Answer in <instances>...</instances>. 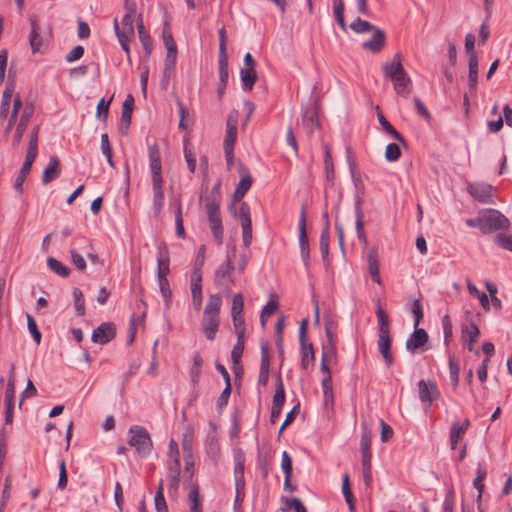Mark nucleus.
<instances>
[{
    "mask_svg": "<svg viewBox=\"0 0 512 512\" xmlns=\"http://www.w3.org/2000/svg\"><path fill=\"white\" fill-rule=\"evenodd\" d=\"M384 76L391 80L396 94L408 97L411 92L412 80L404 70L399 53L395 54L391 61L382 65Z\"/></svg>",
    "mask_w": 512,
    "mask_h": 512,
    "instance_id": "f257e3e1",
    "label": "nucleus"
},
{
    "mask_svg": "<svg viewBox=\"0 0 512 512\" xmlns=\"http://www.w3.org/2000/svg\"><path fill=\"white\" fill-rule=\"evenodd\" d=\"M222 297L220 294L210 295L202 316V328L208 340H214L220 326V310Z\"/></svg>",
    "mask_w": 512,
    "mask_h": 512,
    "instance_id": "f03ea898",
    "label": "nucleus"
},
{
    "mask_svg": "<svg viewBox=\"0 0 512 512\" xmlns=\"http://www.w3.org/2000/svg\"><path fill=\"white\" fill-rule=\"evenodd\" d=\"M38 131H39V128L35 127V128H33L32 132L30 133L26 157H25L24 163L21 167V170L14 182V188L20 194L23 193V184H24L27 176L30 173L32 164L35 161L37 153H38Z\"/></svg>",
    "mask_w": 512,
    "mask_h": 512,
    "instance_id": "7ed1b4c3",
    "label": "nucleus"
},
{
    "mask_svg": "<svg viewBox=\"0 0 512 512\" xmlns=\"http://www.w3.org/2000/svg\"><path fill=\"white\" fill-rule=\"evenodd\" d=\"M128 443L134 447L141 457H146L152 450L153 444L148 431L142 426H132L129 429Z\"/></svg>",
    "mask_w": 512,
    "mask_h": 512,
    "instance_id": "20e7f679",
    "label": "nucleus"
},
{
    "mask_svg": "<svg viewBox=\"0 0 512 512\" xmlns=\"http://www.w3.org/2000/svg\"><path fill=\"white\" fill-rule=\"evenodd\" d=\"M483 232L488 233L496 230L508 229L509 220L497 210L489 209L481 213Z\"/></svg>",
    "mask_w": 512,
    "mask_h": 512,
    "instance_id": "39448f33",
    "label": "nucleus"
},
{
    "mask_svg": "<svg viewBox=\"0 0 512 512\" xmlns=\"http://www.w3.org/2000/svg\"><path fill=\"white\" fill-rule=\"evenodd\" d=\"M364 194L354 193V212L356 216V231L357 236L360 242L363 245L367 244V236L364 231V222H363V212H362V204H363Z\"/></svg>",
    "mask_w": 512,
    "mask_h": 512,
    "instance_id": "423d86ee",
    "label": "nucleus"
},
{
    "mask_svg": "<svg viewBox=\"0 0 512 512\" xmlns=\"http://www.w3.org/2000/svg\"><path fill=\"white\" fill-rule=\"evenodd\" d=\"M418 388L421 402L428 406L439 397L437 385L432 381L420 380L418 382Z\"/></svg>",
    "mask_w": 512,
    "mask_h": 512,
    "instance_id": "0eeeda50",
    "label": "nucleus"
},
{
    "mask_svg": "<svg viewBox=\"0 0 512 512\" xmlns=\"http://www.w3.org/2000/svg\"><path fill=\"white\" fill-rule=\"evenodd\" d=\"M233 270L234 265L232 262V256L230 253H228L225 262H223L215 271L214 279L216 284L222 286L226 280H228L231 284H234V279L231 276Z\"/></svg>",
    "mask_w": 512,
    "mask_h": 512,
    "instance_id": "6e6552de",
    "label": "nucleus"
},
{
    "mask_svg": "<svg viewBox=\"0 0 512 512\" xmlns=\"http://www.w3.org/2000/svg\"><path fill=\"white\" fill-rule=\"evenodd\" d=\"M391 343L392 339L390 333L378 334V351L382 355L388 367H390L394 362V357L393 354L391 353Z\"/></svg>",
    "mask_w": 512,
    "mask_h": 512,
    "instance_id": "1a4fd4ad",
    "label": "nucleus"
},
{
    "mask_svg": "<svg viewBox=\"0 0 512 512\" xmlns=\"http://www.w3.org/2000/svg\"><path fill=\"white\" fill-rule=\"evenodd\" d=\"M428 341V334L424 329L415 328V331L406 340V349L415 353L421 349Z\"/></svg>",
    "mask_w": 512,
    "mask_h": 512,
    "instance_id": "9d476101",
    "label": "nucleus"
},
{
    "mask_svg": "<svg viewBox=\"0 0 512 512\" xmlns=\"http://www.w3.org/2000/svg\"><path fill=\"white\" fill-rule=\"evenodd\" d=\"M167 468V480L169 482L168 493L170 496L174 497L177 495L180 484V463H167Z\"/></svg>",
    "mask_w": 512,
    "mask_h": 512,
    "instance_id": "9b49d317",
    "label": "nucleus"
},
{
    "mask_svg": "<svg viewBox=\"0 0 512 512\" xmlns=\"http://www.w3.org/2000/svg\"><path fill=\"white\" fill-rule=\"evenodd\" d=\"M115 337V327L111 323H103L93 331L92 341L106 344Z\"/></svg>",
    "mask_w": 512,
    "mask_h": 512,
    "instance_id": "f8f14e48",
    "label": "nucleus"
},
{
    "mask_svg": "<svg viewBox=\"0 0 512 512\" xmlns=\"http://www.w3.org/2000/svg\"><path fill=\"white\" fill-rule=\"evenodd\" d=\"M492 186L488 184H470L468 192L473 198L482 203H489L492 198Z\"/></svg>",
    "mask_w": 512,
    "mask_h": 512,
    "instance_id": "ddd939ff",
    "label": "nucleus"
},
{
    "mask_svg": "<svg viewBox=\"0 0 512 512\" xmlns=\"http://www.w3.org/2000/svg\"><path fill=\"white\" fill-rule=\"evenodd\" d=\"M371 32L373 33L372 38L363 42L362 47L371 52H379L385 45V32L376 26Z\"/></svg>",
    "mask_w": 512,
    "mask_h": 512,
    "instance_id": "4468645a",
    "label": "nucleus"
},
{
    "mask_svg": "<svg viewBox=\"0 0 512 512\" xmlns=\"http://www.w3.org/2000/svg\"><path fill=\"white\" fill-rule=\"evenodd\" d=\"M61 174L60 161L56 156L49 159L47 166L44 169L42 176V184L47 185L51 181L58 178Z\"/></svg>",
    "mask_w": 512,
    "mask_h": 512,
    "instance_id": "2eb2a0df",
    "label": "nucleus"
},
{
    "mask_svg": "<svg viewBox=\"0 0 512 512\" xmlns=\"http://www.w3.org/2000/svg\"><path fill=\"white\" fill-rule=\"evenodd\" d=\"M302 124L311 135L314 129L319 127L318 112L316 107L302 109Z\"/></svg>",
    "mask_w": 512,
    "mask_h": 512,
    "instance_id": "dca6fc26",
    "label": "nucleus"
},
{
    "mask_svg": "<svg viewBox=\"0 0 512 512\" xmlns=\"http://www.w3.org/2000/svg\"><path fill=\"white\" fill-rule=\"evenodd\" d=\"M235 459V467H234V474H235V485L237 490H243L244 489V454L241 450H237L234 454Z\"/></svg>",
    "mask_w": 512,
    "mask_h": 512,
    "instance_id": "f3484780",
    "label": "nucleus"
},
{
    "mask_svg": "<svg viewBox=\"0 0 512 512\" xmlns=\"http://www.w3.org/2000/svg\"><path fill=\"white\" fill-rule=\"evenodd\" d=\"M470 426V422L466 419L463 423L453 422L450 428V446L456 449L459 440L464 436Z\"/></svg>",
    "mask_w": 512,
    "mask_h": 512,
    "instance_id": "a211bd4d",
    "label": "nucleus"
},
{
    "mask_svg": "<svg viewBox=\"0 0 512 512\" xmlns=\"http://www.w3.org/2000/svg\"><path fill=\"white\" fill-rule=\"evenodd\" d=\"M480 335V331L476 324L470 323L462 326L461 338L467 345L469 351L473 350V344Z\"/></svg>",
    "mask_w": 512,
    "mask_h": 512,
    "instance_id": "6ab92c4d",
    "label": "nucleus"
},
{
    "mask_svg": "<svg viewBox=\"0 0 512 512\" xmlns=\"http://www.w3.org/2000/svg\"><path fill=\"white\" fill-rule=\"evenodd\" d=\"M170 272L169 268V255L167 249L160 248L157 253V280L167 279Z\"/></svg>",
    "mask_w": 512,
    "mask_h": 512,
    "instance_id": "aec40b11",
    "label": "nucleus"
},
{
    "mask_svg": "<svg viewBox=\"0 0 512 512\" xmlns=\"http://www.w3.org/2000/svg\"><path fill=\"white\" fill-rule=\"evenodd\" d=\"M153 209L155 216H158L164 206L163 181H152Z\"/></svg>",
    "mask_w": 512,
    "mask_h": 512,
    "instance_id": "412c9836",
    "label": "nucleus"
},
{
    "mask_svg": "<svg viewBox=\"0 0 512 512\" xmlns=\"http://www.w3.org/2000/svg\"><path fill=\"white\" fill-rule=\"evenodd\" d=\"M134 99L132 95H128L122 105V115L120 129L125 132L128 130L131 123V115L133 111Z\"/></svg>",
    "mask_w": 512,
    "mask_h": 512,
    "instance_id": "4be33fe9",
    "label": "nucleus"
},
{
    "mask_svg": "<svg viewBox=\"0 0 512 512\" xmlns=\"http://www.w3.org/2000/svg\"><path fill=\"white\" fill-rule=\"evenodd\" d=\"M31 33L29 36V42L33 53L40 51L42 46V39L40 37V25L36 18L30 19Z\"/></svg>",
    "mask_w": 512,
    "mask_h": 512,
    "instance_id": "5701e85b",
    "label": "nucleus"
},
{
    "mask_svg": "<svg viewBox=\"0 0 512 512\" xmlns=\"http://www.w3.org/2000/svg\"><path fill=\"white\" fill-rule=\"evenodd\" d=\"M476 477L473 481L474 488L478 491V495L476 498L477 507L480 508L481 501H482V495L484 492V480L486 479L487 472L482 467L481 463L478 464L477 470H476Z\"/></svg>",
    "mask_w": 512,
    "mask_h": 512,
    "instance_id": "b1692460",
    "label": "nucleus"
},
{
    "mask_svg": "<svg viewBox=\"0 0 512 512\" xmlns=\"http://www.w3.org/2000/svg\"><path fill=\"white\" fill-rule=\"evenodd\" d=\"M219 64V86H218V96L222 97L224 91L226 89L228 83V59H218Z\"/></svg>",
    "mask_w": 512,
    "mask_h": 512,
    "instance_id": "393cba45",
    "label": "nucleus"
},
{
    "mask_svg": "<svg viewBox=\"0 0 512 512\" xmlns=\"http://www.w3.org/2000/svg\"><path fill=\"white\" fill-rule=\"evenodd\" d=\"M368 272L374 282L381 284V278L379 274V260L376 251L373 249L368 254Z\"/></svg>",
    "mask_w": 512,
    "mask_h": 512,
    "instance_id": "a878e982",
    "label": "nucleus"
},
{
    "mask_svg": "<svg viewBox=\"0 0 512 512\" xmlns=\"http://www.w3.org/2000/svg\"><path fill=\"white\" fill-rule=\"evenodd\" d=\"M240 77L243 88L247 91L252 90L257 79L255 67H243L240 71Z\"/></svg>",
    "mask_w": 512,
    "mask_h": 512,
    "instance_id": "bb28decb",
    "label": "nucleus"
},
{
    "mask_svg": "<svg viewBox=\"0 0 512 512\" xmlns=\"http://www.w3.org/2000/svg\"><path fill=\"white\" fill-rule=\"evenodd\" d=\"M237 138V123L231 118L228 119L226 125V134L224 138L223 148H234Z\"/></svg>",
    "mask_w": 512,
    "mask_h": 512,
    "instance_id": "cd10ccee",
    "label": "nucleus"
},
{
    "mask_svg": "<svg viewBox=\"0 0 512 512\" xmlns=\"http://www.w3.org/2000/svg\"><path fill=\"white\" fill-rule=\"evenodd\" d=\"M478 82V58L477 55L469 57L468 85L470 91H475Z\"/></svg>",
    "mask_w": 512,
    "mask_h": 512,
    "instance_id": "c85d7f7f",
    "label": "nucleus"
},
{
    "mask_svg": "<svg viewBox=\"0 0 512 512\" xmlns=\"http://www.w3.org/2000/svg\"><path fill=\"white\" fill-rule=\"evenodd\" d=\"M252 185V178L248 174L242 175L239 183L236 186V189L233 194V198L235 201L239 202L245 196L247 191L250 189Z\"/></svg>",
    "mask_w": 512,
    "mask_h": 512,
    "instance_id": "c756f323",
    "label": "nucleus"
},
{
    "mask_svg": "<svg viewBox=\"0 0 512 512\" xmlns=\"http://www.w3.org/2000/svg\"><path fill=\"white\" fill-rule=\"evenodd\" d=\"M137 31H138V36H139L140 42L142 43V46H143L146 54L150 55V53L152 51V41H151L149 34L145 30L141 16H139L138 20H137Z\"/></svg>",
    "mask_w": 512,
    "mask_h": 512,
    "instance_id": "7c9ffc66",
    "label": "nucleus"
},
{
    "mask_svg": "<svg viewBox=\"0 0 512 512\" xmlns=\"http://www.w3.org/2000/svg\"><path fill=\"white\" fill-rule=\"evenodd\" d=\"M301 366L304 370H307L310 366L314 365L315 355L312 344H301Z\"/></svg>",
    "mask_w": 512,
    "mask_h": 512,
    "instance_id": "2f4dec72",
    "label": "nucleus"
},
{
    "mask_svg": "<svg viewBox=\"0 0 512 512\" xmlns=\"http://www.w3.org/2000/svg\"><path fill=\"white\" fill-rule=\"evenodd\" d=\"M372 434L368 429L367 425H362V435L360 441V449L362 452V457L371 456L370 453V445H371Z\"/></svg>",
    "mask_w": 512,
    "mask_h": 512,
    "instance_id": "473e14b6",
    "label": "nucleus"
},
{
    "mask_svg": "<svg viewBox=\"0 0 512 512\" xmlns=\"http://www.w3.org/2000/svg\"><path fill=\"white\" fill-rule=\"evenodd\" d=\"M47 265L54 273L61 277H67L70 274V268L53 257L47 259Z\"/></svg>",
    "mask_w": 512,
    "mask_h": 512,
    "instance_id": "72a5a7b5",
    "label": "nucleus"
},
{
    "mask_svg": "<svg viewBox=\"0 0 512 512\" xmlns=\"http://www.w3.org/2000/svg\"><path fill=\"white\" fill-rule=\"evenodd\" d=\"M285 402V389L281 379V376H278L275 394L273 397L272 406L282 408Z\"/></svg>",
    "mask_w": 512,
    "mask_h": 512,
    "instance_id": "f704fd0d",
    "label": "nucleus"
},
{
    "mask_svg": "<svg viewBox=\"0 0 512 512\" xmlns=\"http://www.w3.org/2000/svg\"><path fill=\"white\" fill-rule=\"evenodd\" d=\"M209 226L218 244L223 242V227L221 217L209 219Z\"/></svg>",
    "mask_w": 512,
    "mask_h": 512,
    "instance_id": "c9c22d12",
    "label": "nucleus"
},
{
    "mask_svg": "<svg viewBox=\"0 0 512 512\" xmlns=\"http://www.w3.org/2000/svg\"><path fill=\"white\" fill-rule=\"evenodd\" d=\"M376 315L378 321V334L390 333L389 317L386 312L381 307H378Z\"/></svg>",
    "mask_w": 512,
    "mask_h": 512,
    "instance_id": "e433bc0d",
    "label": "nucleus"
},
{
    "mask_svg": "<svg viewBox=\"0 0 512 512\" xmlns=\"http://www.w3.org/2000/svg\"><path fill=\"white\" fill-rule=\"evenodd\" d=\"M322 358L329 360L330 362H336L337 360V347L336 341L324 342L322 345Z\"/></svg>",
    "mask_w": 512,
    "mask_h": 512,
    "instance_id": "4c0bfd02",
    "label": "nucleus"
},
{
    "mask_svg": "<svg viewBox=\"0 0 512 512\" xmlns=\"http://www.w3.org/2000/svg\"><path fill=\"white\" fill-rule=\"evenodd\" d=\"M191 296H202V273L192 272L190 276Z\"/></svg>",
    "mask_w": 512,
    "mask_h": 512,
    "instance_id": "58836bf2",
    "label": "nucleus"
},
{
    "mask_svg": "<svg viewBox=\"0 0 512 512\" xmlns=\"http://www.w3.org/2000/svg\"><path fill=\"white\" fill-rule=\"evenodd\" d=\"M324 165L326 171V177L328 181H333L334 179V166L331 156L330 147L328 144L324 145Z\"/></svg>",
    "mask_w": 512,
    "mask_h": 512,
    "instance_id": "ea45409f",
    "label": "nucleus"
},
{
    "mask_svg": "<svg viewBox=\"0 0 512 512\" xmlns=\"http://www.w3.org/2000/svg\"><path fill=\"white\" fill-rule=\"evenodd\" d=\"M203 359L199 354L193 356V365L190 370V379L193 384H197L200 378Z\"/></svg>",
    "mask_w": 512,
    "mask_h": 512,
    "instance_id": "a19ab883",
    "label": "nucleus"
},
{
    "mask_svg": "<svg viewBox=\"0 0 512 512\" xmlns=\"http://www.w3.org/2000/svg\"><path fill=\"white\" fill-rule=\"evenodd\" d=\"M344 1L343 0H333V12L336 18L338 25L346 30V23L344 20Z\"/></svg>",
    "mask_w": 512,
    "mask_h": 512,
    "instance_id": "79ce46f5",
    "label": "nucleus"
},
{
    "mask_svg": "<svg viewBox=\"0 0 512 512\" xmlns=\"http://www.w3.org/2000/svg\"><path fill=\"white\" fill-rule=\"evenodd\" d=\"M350 28L357 34L371 32L375 26L366 20L356 18L351 24Z\"/></svg>",
    "mask_w": 512,
    "mask_h": 512,
    "instance_id": "37998d69",
    "label": "nucleus"
},
{
    "mask_svg": "<svg viewBox=\"0 0 512 512\" xmlns=\"http://www.w3.org/2000/svg\"><path fill=\"white\" fill-rule=\"evenodd\" d=\"M114 29L118 40L130 41L134 37V27L122 26L120 28L117 19L114 20Z\"/></svg>",
    "mask_w": 512,
    "mask_h": 512,
    "instance_id": "c03bdc74",
    "label": "nucleus"
},
{
    "mask_svg": "<svg viewBox=\"0 0 512 512\" xmlns=\"http://www.w3.org/2000/svg\"><path fill=\"white\" fill-rule=\"evenodd\" d=\"M378 120L383 129L390 134L395 140L404 142L402 135L386 120L382 113H378Z\"/></svg>",
    "mask_w": 512,
    "mask_h": 512,
    "instance_id": "a18cd8bd",
    "label": "nucleus"
},
{
    "mask_svg": "<svg viewBox=\"0 0 512 512\" xmlns=\"http://www.w3.org/2000/svg\"><path fill=\"white\" fill-rule=\"evenodd\" d=\"M299 245H300L301 258L304 262L305 267L308 268L309 267L310 251H309V242H308L307 234H299Z\"/></svg>",
    "mask_w": 512,
    "mask_h": 512,
    "instance_id": "49530a36",
    "label": "nucleus"
},
{
    "mask_svg": "<svg viewBox=\"0 0 512 512\" xmlns=\"http://www.w3.org/2000/svg\"><path fill=\"white\" fill-rule=\"evenodd\" d=\"M459 373L460 366L458 362L453 357H449V378L454 388L459 384Z\"/></svg>",
    "mask_w": 512,
    "mask_h": 512,
    "instance_id": "de8ad7c7",
    "label": "nucleus"
},
{
    "mask_svg": "<svg viewBox=\"0 0 512 512\" xmlns=\"http://www.w3.org/2000/svg\"><path fill=\"white\" fill-rule=\"evenodd\" d=\"M177 59V49L167 50L165 62H164V71L167 79L171 76V71L173 70Z\"/></svg>",
    "mask_w": 512,
    "mask_h": 512,
    "instance_id": "09e8293b",
    "label": "nucleus"
},
{
    "mask_svg": "<svg viewBox=\"0 0 512 512\" xmlns=\"http://www.w3.org/2000/svg\"><path fill=\"white\" fill-rule=\"evenodd\" d=\"M74 306L78 316L85 314V301L82 291L79 288L73 289Z\"/></svg>",
    "mask_w": 512,
    "mask_h": 512,
    "instance_id": "8fccbe9b",
    "label": "nucleus"
},
{
    "mask_svg": "<svg viewBox=\"0 0 512 512\" xmlns=\"http://www.w3.org/2000/svg\"><path fill=\"white\" fill-rule=\"evenodd\" d=\"M126 14L122 19V26L134 27L133 23L136 15V6L134 3H126Z\"/></svg>",
    "mask_w": 512,
    "mask_h": 512,
    "instance_id": "3c124183",
    "label": "nucleus"
},
{
    "mask_svg": "<svg viewBox=\"0 0 512 512\" xmlns=\"http://www.w3.org/2000/svg\"><path fill=\"white\" fill-rule=\"evenodd\" d=\"M191 511L202 510L199 500V489L196 484L192 485L188 494Z\"/></svg>",
    "mask_w": 512,
    "mask_h": 512,
    "instance_id": "603ef678",
    "label": "nucleus"
},
{
    "mask_svg": "<svg viewBox=\"0 0 512 512\" xmlns=\"http://www.w3.org/2000/svg\"><path fill=\"white\" fill-rule=\"evenodd\" d=\"M362 471L364 483L367 487L371 485L372 474H371V456L362 457Z\"/></svg>",
    "mask_w": 512,
    "mask_h": 512,
    "instance_id": "864d4df0",
    "label": "nucleus"
},
{
    "mask_svg": "<svg viewBox=\"0 0 512 512\" xmlns=\"http://www.w3.org/2000/svg\"><path fill=\"white\" fill-rule=\"evenodd\" d=\"M176 235L180 238L185 236V229L183 225L182 208L180 201L177 202V209L175 212Z\"/></svg>",
    "mask_w": 512,
    "mask_h": 512,
    "instance_id": "5fc2aeb1",
    "label": "nucleus"
},
{
    "mask_svg": "<svg viewBox=\"0 0 512 512\" xmlns=\"http://www.w3.org/2000/svg\"><path fill=\"white\" fill-rule=\"evenodd\" d=\"M401 156V151L399 146L396 143H390L387 145L385 150V159L388 162H395Z\"/></svg>",
    "mask_w": 512,
    "mask_h": 512,
    "instance_id": "6e6d98bb",
    "label": "nucleus"
},
{
    "mask_svg": "<svg viewBox=\"0 0 512 512\" xmlns=\"http://www.w3.org/2000/svg\"><path fill=\"white\" fill-rule=\"evenodd\" d=\"M234 215L241 220V225L252 223L250 218V209L245 202L240 204L238 210L234 212Z\"/></svg>",
    "mask_w": 512,
    "mask_h": 512,
    "instance_id": "4d7b16f0",
    "label": "nucleus"
},
{
    "mask_svg": "<svg viewBox=\"0 0 512 512\" xmlns=\"http://www.w3.org/2000/svg\"><path fill=\"white\" fill-rule=\"evenodd\" d=\"M320 251L325 259L329 254V227H324L320 236Z\"/></svg>",
    "mask_w": 512,
    "mask_h": 512,
    "instance_id": "13d9d810",
    "label": "nucleus"
},
{
    "mask_svg": "<svg viewBox=\"0 0 512 512\" xmlns=\"http://www.w3.org/2000/svg\"><path fill=\"white\" fill-rule=\"evenodd\" d=\"M244 351V337L238 338L231 352V359L235 365L239 364Z\"/></svg>",
    "mask_w": 512,
    "mask_h": 512,
    "instance_id": "bf43d9fd",
    "label": "nucleus"
},
{
    "mask_svg": "<svg viewBox=\"0 0 512 512\" xmlns=\"http://www.w3.org/2000/svg\"><path fill=\"white\" fill-rule=\"evenodd\" d=\"M12 94H13V89L10 87H6V89L3 92L2 104H1V113H0L1 117L7 116L9 106L11 103V99H12Z\"/></svg>",
    "mask_w": 512,
    "mask_h": 512,
    "instance_id": "052dcab7",
    "label": "nucleus"
},
{
    "mask_svg": "<svg viewBox=\"0 0 512 512\" xmlns=\"http://www.w3.org/2000/svg\"><path fill=\"white\" fill-rule=\"evenodd\" d=\"M26 318H27V327H28L29 332L31 333L35 342L37 344H39L41 342L42 335L37 328V324H36L34 318L30 314H27Z\"/></svg>",
    "mask_w": 512,
    "mask_h": 512,
    "instance_id": "680f3d73",
    "label": "nucleus"
},
{
    "mask_svg": "<svg viewBox=\"0 0 512 512\" xmlns=\"http://www.w3.org/2000/svg\"><path fill=\"white\" fill-rule=\"evenodd\" d=\"M168 461L167 463H180V452L178 448V444L175 440H170L169 446H168Z\"/></svg>",
    "mask_w": 512,
    "mask_h": 512,
    "instance_id": "e2e57ef3",
    "label": "nucleus"
},
{
    "mask_svg": "<svg viewBox=\"0 0 512 512\" xmlns=\"http://www.w3.org/2000/svg\"><path fill=\"white\" fill-rule=\"evenodd\" d=\"M233 326L235 328V332L237 334V338L244 337L245 334V326L244 319L242 314L234 315L231 314Z\"/></svg>",
    "mask_w": 512,
    "mask_h": 512,
    "instance_id": "0e129e2a",
    "label": "nucleus"
},
{
    "mask_svg": "<svg viewBox=\"0 0 512 512\" xmlns=\"http://www.w3.org/2000/svg\"><path fill=\"white\" fill-rule=\"evenodd\" d=\"M244 308V299L241 293H237L232 298L231 314H242Z\"/></svg>",
    "mask_w": 512,
    "mask_h": 512,
    "instance_id": "69168bd1",
    "label": "nucleus"
},
{
    "mask_svg": "<svg viewBox=\"0 0 512 512\" xmlns=\"http://www.w3.org/2000/svg\"><path fill=\"white\" fill-rule=\"evenodd\" d=\"M32 114L33 108L31 106H26L22 111L17 127L26 130Z\"/></svg>",
    "mask_w": 512,
    "mask_h": 512,
    "instance_id": "338daca9",
    "label": "nucleus"
},
{
    "mask_svg": "<svg viewBox=\"0 0 512 512\" xmlns=\"http://www.w3.org/2000/svg\"><path fill=\"white\" fill-rule=\"evenodd\" d=\"M495 243L503 249L512 251V235L498 234L495 237Z\"/></svg>",
    "mask_w": 512,
    "mask_h": 512,
    "instance_id": "774afa93",
    "label": "nucleus"
}]
</instances>
